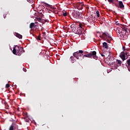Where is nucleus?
Segmentation results:
<instances>
[{
    "label": "nucleus",
    "mask_w": 130,
    "mask_h": 130,
    "mask_svg": "<svg viewBox=\"0 0 130 130\" xmlns=\"http://www.w3.org/2000/svg\"><path fill=\"white\" fill-rule=\"evenodd\" d=\"M23 71L24 72H25V73H26V72H27V70L25 69V68H23Z\"/></svg>",
    "instance_id": "nucleus-26"
},
{
    "label": "nucleus",
    "mask_w": 130,
    "mask_h": 130,
    "mask_svg": "<svg viewBox=\"0 0 130 130\" xmlns=\"http://www.w3.org/2000/svg\"><path fill=\"white\" fill-rule=\"evenodd\" d=\"M76 7L78 10H83V7H84V4L83 3H78L76 4Z\"/></svg>",
    "instance_id": "nucleus-9"
},
{
    "label": "nucleus",
    "mask_w": 130,
    "mask_h": 130,
    "mask_svg": "<svg viewBox=\"0 0 130 130\" xmlns=\"http://www.w3.org/2000/svg\"><path fill=\"white\" fill-rule=\"evenodd\" d=\"M126 67L128 69V71L130 72V58L128 59L126 62Z\"/></svg>",
    "instance_id": "nucleus-12"
},
{
    "label": "nucleus",
    "mask_w": 130,
    "mask_h": 130,
    "mask_svg": "<svg viewBox=\"0 0 130 130\" xmlns=\"http://www.w3.org/2000/svg\"><path fill=\"white\" fill-rule=\"evenodd\" d=\"M37 39L38 41H40V40H41V38H40V36H39L38 37H37Z\"/></svg>",
    "instance_id": "nucleus-23"
},
{
    "label": "nucleus",
    "mask_w": 130,
    "mask_h": 130,
    "mask_svg": "<svg viewBox=\"0 0 130 130\" xmlns=\"http://www.w3.org/2000/svg\"><path fill=\"white\" fill-rule=\"evenodd\" d=\"M79 56H82V57H84V54L80 53Z\"/></svg>",
    "instance_id": "nucleus-25"
},
{
    "label": "nucleus",
    "mask_w": 130,
    "mask_h": 130,
    "mask_svg": "<svg viewBox=\"0 0 130 130\" xmlns=\"http://www.w3.org/2000/svg\"><path fill=\"white\" fill-rule=\"evenodd\" d=\"M72 16L75 19H79L81 17V13L77 11H72Z\"/></svg>",
    "instance_id": "nucleus-6"
},
{
    "label": "nucleus",
    "mask_w": 130,
    "mask_h": 130,
    "mask_svg": "<svg viewBox=\"0 0 130 130\" xmlns=\"http://www.w3.org/2000/svg\"><path fill=\"white\" fill-rule=\"evenodd\" d=\"M62 13L63 14V17H67V16H68V13L66 10H62Z\"/></svg>",
    "instance_id": "nucleus-17"
},
{
    "label": "nucleus",
    "mask_w": 130,
    "mask_h": 130,
    "mask_svg": "<svg viewBox=\"0 0 130 130\" xmlns=\"http://www.w3.org/2000/svg\"><path fill=\"white\" fill-rule=\"evenodd\" d=\"M80 53H84V51L83 50H79V51L73 53V55L77 59H80V57H79V56H80Z\"/></svg>",
    "instance_id": "nucleus-8"
},
{
    "label": "nucleus",
    "mask_w": 130,
    "mask_h": 130,
    "mask_svg": "<svg viewBox=\"0 0 130 130\" xmlns=\"http://www.w3.org/2000/svg\"><path fill=\"white\" fill-rule=\"evenodd\" d=\"M100 37H101L102 39H104V40H106L109 43H110V41H111L112 39V38L109 36V34L106 32H103L102 36H100Z\"/></svg>",
    "instance_id": "nucleus-3"
},
{
    "label": "nucleus",
    "mask_w": 130,
    "mask_h": 130,
    "mask_svg": "<svg viewBox=\"0 0 130 130\" xmlns=\"http://www.w3.org/2000/svg\"><path fill=\"white\" fill-rule=\"evenodd\" d=\"M25 121H26V122H29V120L26 119V120H25Z\"/></svg>",
    "instance_id": "nucleus-27"
},
{
    "label": "nucleus",
    "mask_w": 130,
    "mask_h": 130,
    "mask_svg": "<svg viewBox=\"0 0 130 130\" xmlns=\"http://www.w3.org/2000/svg\"><path fill=\"white\" fill-rule=\"evenodd\" d=\"M103 46L104 48H106V49H108V45L107 44V43L106 42H104L103 43Z\"/></svg>",
    "instance_id": "nucleus-15"
},
{
    "label": "nucleus",
    "mask_w": 130,
    "mask_h": 130,
    "mask_svg": "<svg viewBox=\"0 0 130 130\" xmlns=\"http://www.w3.org/2000/svg\"><path fill=\"white\" fill-rule=\"evenodd\" d=\"M5 88H6V89H8V88H10V84H9V83L7 84L6 85Z\"/></svg>",
    "instance_id": "nucleus-22"
},
{
    "label": "nucleus",
    "mask_w": 130,
    "mask_h": 130,
    "mask_svg": "<svg viewBox=\"0 0 130 130\" xmlns=\"http://www.w3.org/2000/svg\"><path fill=\"white\" fill-rule=\"evenodd\" d=\"M117 67H120L121 66V61L120 60L117 59L115 62Z\"/></svg>",
    "instance_id": "nucleus-13"
},
{
    "label": "nucleus",
    "mask_w": 130,
    "mask_h": 130,
    "mask_svg": "<svg viewBox=\"0 0 130 130\" xmlns=\"http://www.w3.org/2000/svg\"><path fill=\"white\" fill-rule=\"evenodd\" d=\"M9 130H18V125L16 124H12L9 127Z\"/></svg>",
    "instance_id": "nucleus-11"
},
{
    "label": "nucleus",
    "mask_w": 130,
    "mask_h": 130,
    "mask_svg": "<svg viewBox=\"0 0 130 130\" xmlns=\"http://www.w3.org/2000/svg\"><path fill=\"white\" fill-rule=\"evenodd\" d=\"M45 6H46V7H47L48 8H52V6H51V5H50L47 4V3H45Z\"/></svg>",
    "instance_id": "nucleus-20"
},
{
    "label": "nucleus",
    "mask_w": 130,
    "mask_h": 130,
    "mask_svg": "<svg viewBox=\"0 0 130 130\" xmlns=\"http://www.w3.org/2000/svg\"><path fill=\"white\" fill-rule=\"evenodd\" d=\"M36 21H38V22H40V23H42V19L40 17L36 18Z\"/></svg>",
    "instance_id": "nucleus-19"
},
{
    "label": "nucleus",
    "mask_w": 130,
    "mask_h": 130,
    "mask_svg": "<svg viewBox=\"0 0 130 130\" xmlns=\"http://www.w3.org/2000/svg\"><path fill=\"white\" fill-rule=\"evenodd\" d=\"M43 35H46V33L44 32H43Z\"/></svg>",
    "instance_id": "nucleus-28"
},
{
    "label": "nucleus",
    "mask_w": 130,
    "mask_h": 130,
    "mask_svg": "<svg viewBox=\"0 0 130 130\" xmlns=\"http://www.w3.org/2000/svg\"><path fill=\"white\" fill-rule=\"evenodd\" d=\"M120 57L123 61H124V60L128 58V53L127 52L124 53V52H122L120 54Z\"/></svg>",
    "instance_id": "nucleus-7"
},
{
    "label": "nucleus",
    "mask_w": 130,
    "mask_h": 130,
    "mask_svg": "<svg viewBox=\"0 0 130 130\" xmlns=\"http://www.w3.org/2000/svg\"><path fill=\"white\" fill-rule=\"evenodd\" d=\"M15 36L17 37L18 38H19L20 39H22V35H21L20 34H18V32H15Z\"/></svg>",
    "instance_id": "nucleus-16"
},
{
    "label": "nucleus",
    "mask_w": 130,
    "mask_h": 130,
    "mask_svg": "<svg viewBox=\"0 0 130 130\" xmlns=\"http://www.w3.org/2000/svg\"><path fill=\"white\" fill-rule=\"evenodd\" d=\"M110 58H113V57H110Z\"/></svg>",
    "instance_id": "nucleus-31"
},
{
    "label": "nucleus",
    "mask_w": 130,
    "mask_h": 130,
    "mask_svg": "<svg viewBox=\"0 0 130 130\" xmlns=\"http://www.w3.org/2000/svg\"><path fill=\"white\" fill-rule=\"evenodd\" d=\"M96 14L97 17H100V14L99 13V11H97L96 12Z\"/></svg>",
    "instance_id": "nucleus-21"
},
{
    "label": "nucleus",
    "mask_w": 130,
    "mask_h": 130,
    "mask_svg": "<svg viewBox=\"0 0 130 130\" xmlns=\"http://www.w3.org/2000/svg\"><path fill=\"white\" fill-rule=\"evenodd\" d=\"M34 27H37V25H35V23H31L29 24V28L30 29H33V28H34Z\"/></svg>",
    "instance_id": "nucleus-14"
},
{
    "label": "nucleus",
    "mask_w": 130,
    "mask_h": 130,
    "mask_svg": "<svg viewBox=\"0 0 130 130\" xmlns=\"http://www.w3.org/2000/svg\"><path fill=\"white\" fill-rule=\"evenodd\" d=\"M96 54H97V53L96 52V51H92L91 53H89L87 54V55L84 54L83 55V58L84 57L91 58L92 56H93V58H94V59H97L98 57H97Z\"/></svg>",
    "instance_id": "nucleus-5"
},
{
    "label": "nucleus",
    "mask_w": 130,
    "mask_h": 130,
    "mask_svg": "<svg viewBox=\"0 0 130 130\" xmlns=\"http://www.w3.org/2000/svg\"><path fill=\"white\" fill-rule=\"evenodd\" d=\"M23 47H19L16 45L15 47H14L13 50V54H15L16 55H21L22 53H23Z\"/></svg>",
    "instance_id": "nucleus-2"
},
{
    "label": "nucleus",
    "mask_w": 130,
    "mask_h": 130,
    "mask_svg": "<svg viewBox=\"0 0 130 130\" xmlns=\"http://www.w3.org/2000/svg\"><path fill=\"white\" fill-rule=\"evenodd\" d=\"M38 23V22H36L35 23V24H37Z\"/></svg>",
    "instance_id": "nucleus-30"
},
{
    "label": "nucleus",
    "mask_w": 130,
    "mask_h": 130,
    "mask_svg": "<svg viewBox=\"0 0 130 130\" xmlns=\"http://www.w3.org/2000/svg\"><path fill=\"white\" fill-rule=\"evenodd\" d=\"M101 56H105V55L103 54H101Z\"/></svg>",
    "instance_id": "nucleus-29"
},
{
    "label": "nucleus",
    "mask_w": 130,
    "mask_h": 130,
    "mask_svg": "<svg viewBox=\"0 0 130 130\" xmlns=\"http://www.w3.org/2000/svg\"><path fill=\"white\" fill-rule=\"evenodd\" d=\"M108 1H114V0H108Z\"/></svg>",
    "instance_id": "nucleus-32"
},
{
    "label": "nucleus",
    "mask_w": 130,
    "mask_h": 130,
    "mask_svg": "<svg viewBox=\"0 0 130 130\" xmlns=\"http://www.w3.org/2000/svg\"><path fill=\"white\" fill-rule=\"evenodd\" d=\"M70 59L71 60V62L72 63H74V62L76 61V59H75V58H74L73 56L70 57Z\"/></svg>",
    "instance_id": "nucleus-18"
},
{
    "label": "nucleus",
    "mask_w": 130,
    "mask_h": 130,
    "mask_svg": "<svg viewBox=\"0 0 130 130\" xmlns=\"http://www.w3.org/2000/svg\"><path fill=\"white\" fill-rule=\"evenodd\" d=\"M129 30V28H127V26L126 27V26L124 25L120 24V26L118 28V36H120V37L124 36L126 33H128Z\"/></svg>",
    "instance_id": "nucleus-1"
},
{
    "label": "nucleus",
    "mask_w": 130,
    "mask_h": 130,
    "mask_svg": "<svg viewBox=\"0 0 130 130\" xmlns=\"http://www.w3.org/2000/svg\"><path fill=\"white\" fill-rule=\"evenodd\" d=\"M79 27L80 28H82V27H83V25L82 24V23H80L79 24Z\"/></svg>",
    "instance_id": "nucleus-24"
},
{
    "label": "nucleus",
    "mask_w": 130,
    "mask_h": 130,
    "mask_svg": "<svg viewBox=\"0 0 130 130\" xmlns=\"http://www.w3.org/2000/svg\"><path fill=\"white\" fill-rule=\"evenodd\" d=\"M110 4H113L115 5L117 8H119V9H121V10H124V5H123V3H122L121 1H119L118 4L115 3L113 1H109Z\"/></svg>",
    "instance_id": "nucleus-4"
},
{
    "label": "nucleus",
    "mask_w": 130,
    "mask_h": 130,
    "mask_svg": "<svg viewBox=\"0 0 130 130\" xmlns=\"http://www.w3.org/2000/svg\"><path fill=\"white\" fill-rule=\"evenodd\" d=\"M74 31L75 34H79V35L82 34V30H80L78 27H75Z\"/></svg>",
    "instance_id": "nucleus-10"
}]
</instances>
